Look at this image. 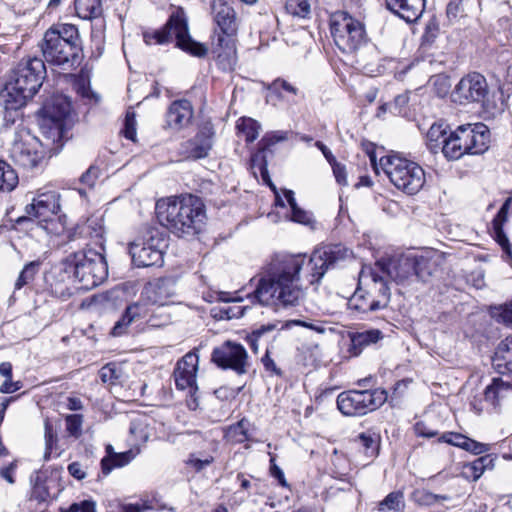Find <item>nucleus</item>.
I'll list each match as a JSON object with an SVG mask.
<instances>
[{"label": "nucleus", "mask_w": 512, "mask_h": 512, "mask_svg": "<svg viewBox=\"0 0 512 512\" xmlns=\"http://www.w3.org/2000/svg\"><path fill=\"white\" fill-rule=\"evenodd\" d=\"M352 252L341 244L328 245L314 250L309 260L301 255L286 256L271 264L268 274L258 280L253 293L248 294L252 303L263 306H294L302 297V290L295 285L300 271L305 267L309 284L318 283L328 269L350 257Z\"/></svg>", "instance_id": "f257e3e1"}, {"label": "nucleus", "mask_w": 512, "mask_h": 512, "mask_svg": "<svg viewBox=\"0 0 512 512\" xmlns=\"http://www.w3.org/2000/svg\"><path fill=\"white\" fill-rule=\"evenodd\" d=\"M108 275L104 256L94 250H80L69 254L54 265L46 276L51 291L60 297L70 295L66 283L75 279L80 289L91 290L100 285Z\"/></svg>", "instance_id": "f03ea898"}, {"label": "nucleus", "mask_w": 512, "mask_h": 512, "mask_svg": "<svg viewBox=\"0 0 512 512\" xmlns=\"http://www.w3.org/2000/svg\"><path fill=\"white\" fill-rule=\"evenodd\" d=\"M155 209L159 223L177 237L195 236L205 224V205L192 194L160 199Z\"/></svg>", "instance_id": "7ed1b4c3"}, {"label": "nucleus", "mask_w": 512, "mask_h": 512, "mask_svg": "<svg viewBox=\"0 0 512 512\" xmlns=\"http://www.w3.org/2000/svg\"><path fill=\"white\" fill-rule=\"evenodd\" d=\"M46 73L45 62L38 57L21 60L11 71L0 92V104L6 111V120L10 117V111H18L38 92Z\"/></svg>", "instance_id": "20e7f679"}, {"label": "nucleus", "mask_w": 512, "mask_h": 512, "mask_svg": "<svg viewBox=\"0 0 512 512\" xmlns=\"http://www.w3.org/2000/svg\"><path fill=\"white\" fill-rule=\"evenodd\" d=\"M44 60L63 71H73L83 60V49L78 28L73 24L50 27L40 43Z\"/></svg>", "instance_id": "39448f33"}, {"label": "nucleus", "mask_w": 512, "mask_h": 512, "mask_svg": "<svg viewBox=\"0 0 512 512\" xmlns=\"http://www.w3.org/2000/svg\"><path fill=\"white\" fill-rule=\"evenodd\" d=\"M175 295L176 285L172 279H159L155 283H149L141 292L139 300L125 308L121 318L112 328L111 334L115 337L125 334L132 323L149 316L150 306H165Z\"/></svg>", "instance_id": "423d86ee"}, {"label": "nucleus", "mask_w": 512, "mask_h": 512, "mask_svg": "<svg viewBox=\"0 0 512 512\" xmlns=\"http://www.w3.org/2000/svg\"><path fill=\"white\" fill-rule=\"evenodd\" d=\"M390 288L387 281L376 269L362 267L358 286L348 300V308L356 313H368L384 309L390 301Z\"/></svg>", "instance_id": "0eeeda50"}, {"label": "nucleus", "mask_w": 512, "mask_h": 512, "mask_svg": "<svg viewBox=\"0 0 512 512\" xmlns=\"http://www.w3.org/2000/svg\"><path fill=\"white\" fill-rule=\"evenodd\" d=\"M176 39V46L195 57H205L207 47L195 40L189 34L188 19L183 8L178 7L169 16L161 29H150L143 32V40L147 45H163Z\"/></svg>", "instance_id": "6e6552de"}, {"label": "nucleus", "mask_w": 512, "mask_h": 512, "mask_svg": "<svg viewBox=\"0 0 512 512\" xmlns=\"http://www.w3.org/2000/svg\"><path fill=\"white\" fill-rule=\"evenodd\" d=\"M490 142V131L483 123L458 126L442 140V152L448 160H458L466 154L484 153Z\"/></svg>", "instance_id": "1a4fd4ad"}, {"label": "nucleus", "mask_w": 512, "mask_h": 512, "mask_svg": "<svg viewBox=\"0 0 512 512\" xmlns=\"http://www.w3.org/2000/svg\"><path fill=\"white\" fill-rule=\"evenodd\" d=\"M380 167L390 182L407 195L417 194L426 182L424 169L406 158L384 156L380 159Z\"/></svg>", "instance_id": "9d476101"}, {"label": "nucleus", "mask_w": 512, "mask_h": 512, "mask_svg": "<svg viewBox=\"0 0 512 512\" xmlns=\"http://www.w3.org/2000/svg\"><path fill=\"white\" fill-rule=\"evenodd\" d=\"M329 24L333 40L343 53H353L368 41L364 23L346 11L332 13Z\"/></svg>", "instance_id": "9b49d317"}, {"label": "nucleus", "mask_w": 512, "mask_h": 512, "mask_svg": "<svg viewBox=\"0 0 512 512\" xmlns=\"http://www.w3.org/2000/svg\"><path fill=\"white\" fill-rule=\"evenodd\" d=\"M167 235L157 227H146L130 243L129 253L138 267L161 265L164 250L167 248Z\"/></svg>", "instance_id": "f8f14e48"}, {"label": "nucleus", "mask_w": 512, "mask_h": 512, "mask_svg": "<svg viewBox=\"0 0 512 512\" xmlns=\"http://www.w3.org/2000/svg\"><path fill=\"white\" fill-rule=\"evenodd\" d=\"M387 400L383 389L348 390L337 397V407L346 416H362L382 406Z\"/></svg>", "instance_id": "ddd939ff"}, {"label": "nucleus", "mask_w": 512, "mask_h": 512, "mask_svg": "<svg viewBox=\"0 0 512 512\" xmlns=\"http://www.w3.org/2000/svg\"><path fill=\"white\" fill-rule=\"evenodd\" d=\"M10 155L20 166L32 169L44 158L45 150L39 137L32 135L28 130L22 128L14 133Z\"/></svg>", "instance_id": "4468645a"}, {"label": "nucleus", "mask_w": 512, "mask_h": 512, "mask_svg": "<svg viewBox=\"0 0 512 512\" xmlns=\"http://www.w3.org/2000/svg\"><path fill=\"white\" fill-rule=\"evenodd\" d=\"M211 360L222 369H231L237 375L246 374L249 367L248 354L244 346L225 341L212 351Z\"/></svg>", "instance_id": "2eb2a0df"}, {"label": "nucleus", "mask_w": 512, "mask_h": 512, "mask_svg": "<svg viewBox=\"0 0 512 512\" xmlns=\"http://www.w3.org/2000/svg\"><path fill=\"white\" fill-rule=\"evenodd\" d=\"M489 92L486 78L473 72L464 76L453 91V101L459 104L483 103Z\"/></svg>", "instance_id": "dca6fc26"}, {"label": "nucleus", "mask_w": 512, "mask_h": 512, "mask_svg": "<svg viewBox=\"0 0 512 512\" xmlns=\"http://www.w3.org/2000/svg\"><path fill=\"white\" fill-rule=\"evenodd\" d=\"M198 362L199 359L197 354L194 352H189L177 362L173 373L177 389H187L192 397L198 390L196 384Z\"/></svg>", "instance_id": "f3484780"}, {"label": "nucleus", "mask_w": 512, "mask_h": 512, "mask_svg": "<svg viewBox=\"0 0 512 512\" xmlns=\"http://www.w3.org/2000/svg\"><path fill=\"white\" fill-rule=\"evenodd\" d=\"M60 195L56 191L39 194L33 202L26 206V214L40 221L47 222L60 211Z\"/></svg>", "instance_id": "a211bd4d"}, {"label": "nucleus", "mask_w": 512, "mask_h": 512, "mask_svg": "<svg viewBox=\"0 0 512 512\" xmlns=\"http://www.w3.org/2000/svg\"><path fill=\"white\" fill-rule=\"evenodd\" d=\"M376 267L397 283H403L411 277H415L413 255H402L390 259L387 263L377 262Z\"/></svg>", "instance_id": "6ab92c4d"}, {"label": "nucleus", "mask_w": 512, "mask_h": 512, "mask_svg": "<svg viewBox=\"0 0 512 512\" xmlns=\"http://www.w3.org/2000/svg\"><path fill=\"white\" fill-rule=\"evenodd\" d=\"M213 18L221 32L232 37L237 33L238 21L234 8L224 0H211Z\"/></svg>", "instance_id": "aec40b11"}, {"label": "nucleus", "mask_w": 512, "mask_h": 512, "mask_svg": "<svg viewBox=\"0 0 512 512\" xmlns=\"http://www.w3.org/2000/svg\"><path fill=\"white\" fill-rule=\"evenodd\" d=\"M39 128L42 142V147L44 150H48L49 152H56L59 148L62 147V143L58 145L65 133V123H61L51 118H47L44 116H40L39 120Z\"/></svg>", "instance_id": "412c9836"}, {"label": "nucleus", "mask_w": 512, "mask_h": 512, "mask_svg": "<svg viewBox=\"0 0 512 512\" xmlns=\"http://www.w3.org/2000/svg\"><path fill=\"white\" fill-rule=\"evenodd\" d=\"M213 134L212 129L201 130L195 137L182 144V153L186 158L194 160L205 158L212 148Z\"/></svg>", "instance_id": "4be33fe9"}, {"label": "nucleus", "mask_w": 512, "mask_h": 512, "mask_svg": "<svg viewBox=\"0 0 512 512\" xmlns=\"http://www.w3.org/2000/svg\"><path fill=\"white\" fill-rule=\"evenodd\" d=\"M193 108L188 100H176L171 103L166 113L167 125L175 130L186 127L192 120Z\"/></svg>", "instance_id": "5701e85b"}, {"label": "nucleus", "mask_w": 512, "mask_h": 512, "mask_svg": "<svg viewBox=\"0 0 512 512\" xmlns=\"http://www.w3.org/2000/svg\"><path fill=\"white\" fill-rule=\"evenodd\" d=\"M387 8L406 22H414L424 11L425 0H386Z\"/></svg>", "instance_id": "b1692460"}, {"label": "nucleus", "mask_w": 512, "mask_h": 512, "mask_svg": "<svg viewBox=\"0 0 512 512\" xmlns=\"http://www.w3.org/2000/svg\"><path fill=\"white\" fill-rule=\"evenodd\" d=\"M70 110V100L64 95L56 94L45 100L40 114L52 120L65 123Z\"/></svg>", "instance_id": "393cba45"}, {"label": "nucleus", "mask_w": 512, "mask_h": 512, "mask_svg": "<svg viewBox=\"0 0 512 512\" xmlns=\"http://www.w3.org/2000/svg\"><path fill=\"white\" fill-rule=\"evenodd\" d=\"M492 366L499 374L512 373V335L497 345L492 357Z\"/></svg>", "instance_id": "a878e982"}, {"label": "nucleus", "mask_w": 512, "mask_h": 512, "mask_svg": "<svg viewBox=\"0 0 512 512\" xmlns=\"http://www.w3.org/2000/svg\"><path fill=\"white\" fill-rule=\"evenodd\" d=\"M440 255L435 251H427L421 255H413L414 274L419 280L426 282L436 272Z\"/></svg>", "instance_id": "bb28decb"}, {"label": "nucleus", "mask_w": 512, "mask_h": 512, "mask_svg": "<svg viewBox=\"0 0 512 512\" xmlns=\"http://www.w3.org/2000/svg\"><path fill=\"white\" fill-rule=\"evenodd\" d=\"M218 46L222 51L217 54V61L223 70H233L237 62L236 47L231 37H218Z\"/></svg>", "instance_id": "cd10ccee"}, {"label": "nucleus", "mask_w": 512, "mask_h": 512, "mask_svg": "<svg viewBox=\"0 0 512 512\" xmlns=\"http://www.w3.org/2000/svg\"><path fill=\"white\" fill-rule=\"evenodd\" d=\"M107 456L101 460V469L104 475H108L114 468L123 467L129 464L135 457L132 450H128L122 453H115L112 450V446L108 445Z\"/></svg>", "instance_id": "c85d7f7f"}, {"label": "nucleus", "mask_w": 512, "mask_h": 512, "mask_svg": "<svg viewBox=\"0 0 512 512\" xmlns=\"http://www.w3.org/2000/svg\"><path fill=\"white\" fill-rule=\"evenodd\" d=\"M382 338L383 334L378 329L354 333L351 335V350L354 355H359L363 348L377 343Z\"/></svg>", "instance_id": "c756f323"}, {"label": "nucleus", "mask_w": 512, "mask_h": 512, "mask_svg": "<svg viewBox=\"0 0 512 512\" xmlns=\"http://www.w3.org/2000/svg\"><path fill=\"white\" fill-rule=\"evenodd\" d=\"M258 150L252 154L250 159V166L251 169L254 171V174H256V170L259 171L262 180L264 183H266L269 187H271L273 190H275V186L271 182L269 172H268V162H267V156L266 153L268 149L264 148L262 145H258Z\"/></svg>", "instance_id": "7c9ffc66"}, {"label": "nucleus", "mask_w": 512, "mask_h": 512, "mask_svg": "<svg viewBox=\"0 0 512 512\" xmlns=\"http://www.w3.org/2000/svg\"><path fill=\"white\" fill-rule=\"evenodd\" d=\"M512 390V385L504 382L500 378H494L492 383L484 390V398L486 402L496 406L499 400L506 397L507 393Z\"/></svg>", "instance_id": "2f4dec72"}, {"label": "nucleus", "mask_w": 512, "mask_h": 512, "mask_svg": "<svg viewBox=\"0 0 512 512\" xmlns=\"http://www.w3.org/2000/svg\"><path fill=\"white\" fill-rule=\"evenodd\" d=\"M49 499L50 493L48 487L40 479V477L37 476L31 491L30 501L36 502L37 506L35 507V509L39 512H43L48 507Z\"/></svg>", "instance_id": "473e14b6"}, {"label": "nucleus", "mask_w": 512, "mask_h": 512, "mask_svg": "<svg viewBox=\"0 0 512 512\" xmlns=\"http://www.w3.org/2000/svg\"><path fill=\"white\" fill-rule=\"evenodd\" d=\"M16 171L5 161L0 160V192H11L18 185Z\"/></svg>", "instance_id": "72a5a7b5"}, {"label": "nucleus", "mask_w": 512, "mask_h": 512, "mask_svg": "<svg viewBox=\"0 0 512 512\" xmlns=\"http://www.w3.org/2000/svg\"><path fill=\"white\" fill-rule=\"evenodd\" d=\"M75 8L83 19L98 18L102 14L100 0H75Z\"/></svg>", "instance_id": "f704fd0d"}, {"label": "nucleus", "mask_w": 512, "mask_h": 512, "mask_svg": "<svg viewBox=\"0 0 512 512\" xmlns=\"http://www.w3.org/2000/svg\"><path fill=\"white\" fill-rule=\"evenodd\" d=\"M446 126L443 123H434L431 125L427 132V145L428 148L436 153L438 149L442 150V140L447 138Z\"/></svg>", "instance_id": "c9c22d12"}, {"label": "nucleus", "mask_w": 512, "mask_h": 512, "mask_svg": "<svg viewBox=\"0 0 512 512\" xmlns=\"http://www.w3.org/2000/svg\"><path fill=\"white\" fill-rule=\"evenodd\" d=\"M405 508L404 494L401 491L389 493L378 504L379 512H401Z\"/></svg>", "instance_id": "e433bc0d"}, {"label": "nucleus", "mask_w": 512, "mask_h": 512, "mask_svg": "<svg viewBox=\"0 0 512 512\" xmlns=\"http://www.w3.org/2000/svg\"><path fill=\"white\" fill-rule=\"evenodd\" d=\"M236 129L245 137L246 142L251 143L259 136L261 125L252 118L242 117L238 119Z\"/></svg>", "instance_id": "4c0bfd02"}, {"label": "nucleus", "mask_w": 512, "mask_h": 512, "mask_svg": "<svg viewBox=\"0 0 512 512\" xmlns=\"http://www.w3.org/2000/svg\"><path fill=\"white\" fill-rule=\"evenodd\" d=\"M492 463V459L486 455L481 456L471 463L464 465L463 475L466 478H471L473 481H477L489 464Z\"/></svg>", "instance_id": "58836bf2"}, {"label": "nucleus", "mask_w": 512, "mask_h": 512, "mask_svg": "<svg viewBox=\"0 0 512 512\" xmlns=\"http://www.w3.org/2000/svg\"><path fill=\"white\" fill-rule=\"evenodd\" d=\"M356 444L361 448L364 454L368 457H374L379 450V440L375 434L370 432L360 433L356 439Z\"/></svg>", "instance_id": "ea45409f"}, {"label": "nucleus", "mask_w": 512, "mask_h": 512, "mask_svg": "<svg viewBox=\"0 0 512 512\" xmlns=\"http://www.w3.org/2000/svg\"><path fill=\"white\" fill-rule=\"evenodd\" d=\"M148 427V419L145 417H139L131 421L129 432L135 437L137 441L145 443L150 438Z\"/></svg>", "instance_id": "a19ab883"}, {"label": "nucleus", "mask_w": 512, "mask_h": 512, "mask_svg": "<svg viewBox=\"0 0 512 512\" xmlns=\"http://www.w3.org/2000/svg\"><path fill=\"white\" fill-rule=\"evenodd\" d=\"M285 9L292 16L306 18L311 11L310 0H288Z\"/></svg>", "instance_id": "79ce46f5"}, {"label": "nucleus", "mask_w": 512, "mask_h": 512, "mask_svg": "<svg viewBox=\"0 0 512 512\" xmlns=\"http://www.w3.org/2000/svg\"><path fill=\"white\" fill-rule=\"evenodd\" d=\"M247 424L248 422L242 419L235 425L230 426L226 434L228 439L235 443H243L248 440Z\"/></svg>", "instance_id": "37998d69"}, {"label": "nucleus", "mask_w": 512, "mask_h": 512, "mask_svg": "<svg viewBox=\"0 0 512 512\" xmlns=\"http://www.w3.org/2000/svg\"><path fill=\"white\" fill-rule=\"evenodd\" d=\"M409 102V96L407 94H400L394 98V101L391 103L383 104L380 107V110L386 111L389 110L391 113L395 115H404L406 113V106Z\"/></svg>", "instance_id": "c03bdc74"}, {"label": "nucleus", "mask_w": 512, "mask_h": 512, "mask_svg": "<svg viewBox=\"0 0 512 512\" xmlns=\"http://www.w3.org/2000/svg\"><path fill=\"white\" fill-rule=\"evenodd\" d=\"M214 462V457L211 454H207L204 458H201L198 453H190L186 465L193 468L196 472L204 470Z\"/></svg>", "instance_id": "a18cd8bd"}, {"label": "nucleus", "mask_w": 512, "mask_h": 512, "mask_svg": "<svg viewBox=\"0 0 512 512\" xmlns=\"http://www.w3.org/2000/svg\"><path fill=\"white\" fill-rule=\"evenodd\" d=\"M66 430L74 438L82 435L83 416L81 414H70L65 417Z\"/></svg>", "instance_id": "49530a36"}, {"label": "nucleus", "mask_w": 512, "mask_h": 512, "mask_svg": "<svg viewBox=\"0 0 512 512\" xmlns=\"http://www.w3.org/2000/svg\"><path fill=\"white\" fill-rule=\"evenodd\" d=\"M491 314L497 322L503 323L507 326L512 325V301L508 304L494 308Z\"/></svg>", "instance_id": "de8ad7c7"}, {"label": "nucleus", "mask_w": 512, "mask_h": 512, "mask_svg": "<svg viewBox=\"0 0 512 512\" xmlns=\"http://www.w3.org/2000/svg\"><path fill=\"white\" fill-rule=\"evenodd\" d=\"M268 90L272 93L278 94L280 97L282 96V92H286L291 95H297L298 89L284 79H275L269 86Z\"/></svg>", "instance_id": "09e8293b"}, {"label": "nucleus", "mask_w": 512, "mask_h": 512, "mask_svg": "<svg viewBox=\"0 0 512 512\" xmlns=\"http://www.w3.org/2000/svg\"><path fill=\"white\" fill-rule=\"evenodd\" d=\"M44 428H45V435H44V437H45V454H44V458H45V460H48L50 458L52 447H53L54 443H56V441H57V436L54 433L53 427H52V425H51V423L49 421H45Z\"/></svg>", "instance_id": "8fccbe9b"}, {"label": "nucleus", "mask_w": 512, "mask_h": 512, "mask_svg": "<svg viewBox=\"0 0 512 512\" xmlns=\"http://www.w3.org/2000/svg\"><path fill=\"white\" fill-rule=\"evenodd\" d=\"M288 139V133L284 131H276L271 134L265 135L258 145L264 146V148L269 150V147L275 145L278 142L286 141Z\"/></svg>", "instance_id": "3c124183"}, {"label": "nucleus", "mask_w": 512, "mask_h": 512, "mask_svg": "<svg viewBox=\"0 0 512 512\" xmlns=\"http://www.w3.org/2000/svg\"><path fill=\"white\" fill-rule=\"evenodd\" d=\"M466 439H467V436L462 435L460 433L447 432V433H444L439 438V442L448 443V444H451L453 446H456V447H459V448L463 449L464 445H465Z\"/></svg>", "instance_id": "603ef678"}, {"label": "nucleus", "mask_w": 512, "mask_h": 512, "mask_svg": "<svg viewBox=\"0 0 512 512\" xmlns=\"http://www.w3.org/2000/svg\"><path fill=\"white\" fill-rule=\"evenodd\" d=\"M99 374L104 383H113L115 380L119 379L118 369L115 364L112 363L102 367Z\"/></svg>", "instance_id": "864d4df0"}, {"label": "nucleus", "mask_w": 512, "mask_h": 512, "mask_svg": "<svg viewBox=\"0 0 512 512\" xmlns=\"http://www.w3.org/2000/svg\"><path fill=\"white\" fill-rule=\"evenodd\" d=\"M416 501L421 505H434L438 503V494L427 490H417L415 493Z\"/></svg>", "instance_id": "5fc2aeb1"}, {"label": "nucleus", "mask_w": 512, "mask_h": 512, "mask_svg": "<svg viewBox=\"0 0 512 512\" xmlns=\"http://www.w3.org/2000/svg\"><path fill=\"white\" fill-rule=\"evenodd\" d=\"M510 203L511 198H508L499 209L498 213L492 221L493 229H499V226H503V224L507 221Z\"/></svg>", "instance_id": "6e6d98bb"}, {"label": "nucleus", "mask_w": 512, "mask_h": 512, "mask_svg": "<svg viewBox=\"0 0 512 512\" xmlns=\"http://www.w3.org/2000/svg\"><path fill=\"white\" fill-rule=\"evenodd\" d=\"M432 82L438 96L443 97L448 93L450 84L446 77L437 75L432 79Z\"/></svg>", "instance_id": "4d7b16f0"}, {"label": "nucleus", "mask_w": 512, "mask_h": 512, "mask_svg": "<svg viewBox=\"0 0 512 512\" xmlns=\"http://www.w3.org/2000/svg\"><path fill=\"white\" fill-rule=\"evenodd\" d=\"M135 125H136V120H135L134 114L128 113L125 117L123 133L127 139L132 140V141H134L135 137H136Z\"/></svg>", "instance_id": "13d9d810"}, {"label": "nucleus", "mask_w": 512, "mask_h": 512, "mask_svg": "<svg viewBox=\"0 0 512 512\" xmlns=\"http://www.w3.org/2000/svg\"><path fill=\"white\" fill-rule=\"evenodd\" d=\"M284 328V325L281 324V322H271L264 325H261L260 327L253 330L254 336H259L260 338L266 334L272 333L276 330H281Z\"/></svg>", "instance_id": "bf43d9fd"}, {"label": "nucleus", "mask_w": 512, "mask_h": 512, "mask_svg": "<svg viewBox=\"0 0 512 512\" xmlns=\"http://www.w3.org/2000/svg\"><path fill=\"white\" fill-rule=\"evenodd\" d=\"M463 449L475 455H478L487 452L489 450V447L487 444L477 442L467 437Z\"/></svg>", "instance_id": "052dcab7"}, {"label": "nucleus", "mask_w": 512, "mask_h": 512, "mask_svg": "<svg viewBox=\"0 0 512 512\" xmlns=\"http://www.w3.org/2000/svg\"><path fill=\"white\" fill-rule=\"evenodd\" d=\"M463 0H451L447 5V16L449 19H457L462 16Z\"/></svg>", "instance_id": "680f3d73"}, {"label": "nucleus", "mask_w": 512, "mask_h": 512, "mask_svg": "<svg viewBox=\"0 0 512 512\" xmlns=\"http://www.w3.org/2000/svg\"><path fill=\"white\" fill-rule=\"evenodd\" d=\"M95 502L92 500H83L79 503H73L65 512H95Z\"/></svg>", "instance_id": "e2e57ef3"}, {"label": "nucleus", "mask_w": 512, "mask_h": 512, "mask_svg": "<svg viewBox=\"0 0 512 512\" xmlns=\"http://www.w3.org/2000/svg\"><path fill=\"white\" fill-rule=\"evenodd\" d=\"M330 165L332 166L336 181L341 185H347V175L345 166L338 163L336 160L334 163H331Z\"/></svg>", "instance_id": "0e129e2a"}, {"label": "nucleus", "mask_w": 512, "mask_h": 512, "mask_svg": "<svg viewBox=\"0 0 512 512\" xmlns=\"http://www.w3.org/2000/svg\"><path fill=\"white\" fill-rule=\"evenodd\" d=\"M292 212V221L301 223V224H308L310 222V216L308 213L304 210H302L297 204L295 207H291Z\"/></svg>", "instance_id": "69168bd1"}, {"label": "nucleus", "mask_w": 512, "mask_h": 512, "mask_svg": "<svg viewBox=\"0 0 512 512\" xmlns=\"http://www.w3.org/2000/svg\"><path fill=\"white\" fill-rule=\"evenodd\" d=\"M270 474L272 477L278 480L279 484L283 487L287 486V482L284 476V472L275 463V458H270Z\"/></svg>", "instance_id": "338daca9"}, {"label": "nucleus", "mask_w": 512, "mask_h": 512, "mask_svg": "<svg viewBox=\"0 0 512 512\" xmlns=\"http://www.w3.org/2000/svg\"><path fill=\"white\" fill-rule=\"evenodd\" d=\"M97 178H98V169L91 166L85 173L82 174L80 181L83 184H85L89 187H92L95 184Z\"/></svg>", "instance_id": "774afa93"}]
</instances>
